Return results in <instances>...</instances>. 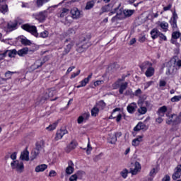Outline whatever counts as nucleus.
<instances>
[{"label":"nucleus","mask_w":181,"mask_h":181,"mask_svg":"<svg viewBox=\"0 0 181 181\" xmlns=\"http://www.w3.org/2000/svg\"><path fill=\"white\" fill-rule=\"evenodd\" d=\"M22 29H23L24 30H26L27 32H29L30 33H31V35H33V36H35V37H39V33H37V30L36 29V26L25 24L22 25Z\"/></svg>","instance_id":"1"},{"label":"nucleus","mask_w":181,"mask_h":181,"mask_svg":"<svg viewBox=\"0 0 181 181\" xmlns=\"http://www.w3.org/2000/svg\"><path fill=\"white\" fill-rule=\"evenodd\" d=\"M11 166L12 169H15L19 173H22L23 172V169L25 167L23 166V163L19 160H13L11 163Z\"/></svg>","instance_id":"2"},{"label":"nucleus","mask_w":181,"mask_h":181,"mask_svg":"<svg viewBox=\"0 0 181 181\" xmlns=\"http://www.w3.org/2000/svg\"><path fill=\"white\" fill-rule=\"evenodd\" d=\"M175 66H176V60L175 59H172L167 63V65H166L167 76H169V74H172L173 73H175Z\"/></svg>","instance_id":"3"},{"label":"nucleus","mask_w":181,"mask_h":181,"mask_svg":"<svg viewBox=\"0 0 181 181\" xmlns=\"http://www.w3.org/2000/svg\"><path fill=\"white\" fill-rule=\"evenodd\" d=\"M87 49H88V45H87V41H86V40L76 44V50L78 53H83V52H86Z\"/></svg>","instance_id":"4"},{"label":"nucleus","mask_w":181,"mask_h":181,"mask_svg":"<svg viewBox=\"0 0 181 181\" xmlns=\"http://www.w3.org/2000/svg\"><path fill=\"white\" fill-rule=\"evenodd\" d=\"M72 19H80L83 16V13L78 8L74 7L71 9Z\"/></svg>","instance_id":"5"},{"label":"nucleus","mask_w":181,"mask_h":181,"mask_svg":"<svg viewBox=\"0 0 181 181\" xmlns=\"http://www.w3.org/2000/svg\"><path fill=\"white\" fill-rule=\"evenodd\" d=\"M119 110L120 109L118 107L115 108L110 118H116L117 122H119V121H121V118H122V115L119 113Z\"/></svg>","instance_id":"6"},{"label":"nucleus","mask_w":181,"mask_h":181,"mask_svg":"<svg viewBox=\"0 0 181 181\" xmlns=\"http://www.w3.org/2000/svg\"><path fill=\"white\" fill-rule=\"evenodd\" d=\"M116 12H117L116 16H115L112 18V22H115V21H117V19H124V18H125L124 9H122V8L117 9Z\"/></svg>","instance_id":"7"},{"label":"nucleus","mask_w":181,"mask_h":181,"mask_svg":"<svg viewBox=\"0 0 181 181\" xmlns=\"http://www.w3.org/2000/svg\"><path fill=\"white\" fill-rule=\"evenodd\" d=\"M141 164L139 162L134 163L132 168H131V173L132 175H136L138 172H141Z\"/></svg>","instance_id":"8"},{"label":"nucleus","mask_w":181,"mask_h":181,"mask_svg":"<svg viewBox=\"0 0 181 181\" xmlns=\"http://www.w3.org/2000/svg\"><path fill=\"white\" fill-rule=\"evenodd\" d=\"M68 132L66 129L58 130L56 133L54 141H60V139H62V138H63V136H64Z\"/></svg>","instance_id":"9"},{"label":"nucleus","mask_w":181,"mask_h":181,"mask_svg":"<svg viewBox=\"0 0 181 181\" xmlns=\"http://www.w3.org/2000/svg\"><path fill=\"white\" fill-rule=\"evenodd\" d=\"M144 141V136H138L136 138L132 141V146L136 148V146H139L141 142Z\"/></svg>","instance_id":"10"},{"label":"nucleus","mask_w":181,"mask_h":181,"mask_svg":"<svg viewBox=\"0 0 181 181\" xmlns=\"http://www.w3.org/2000/svg\"><path fill=\"white\" fill-rule=\"evenodd\" d=\"M181 176V165H177L175 169V173L173 174V180H177Z\"/></svg>","instance_id":"11"},{"label":"nucleus","mask_w":181,"mask_h":181,"mask_svg":"<svg viewBox=\"0 0 181 181\" xmlns=\"http://www.w3.org/2000/svg\"><path fill=\"white\" fill-rule=\"evenodd\" d=\"M65 42H70V43L66 46L63 54L69 53L70 50H71V47L74 46V41H70V39H66Z\"/></svg>","instance_id":"12"},{"label":"nucleus","mask_w":181,"mask_h":181,"mask_svg":"<svg viewBox=\"0 0 181 181\" xmlns=\"http://www.w3.org/2000/svg\"><path fill=\"white\" fill-rule=\"evenodd\" d=\"M69 166L66 168V175H71L73 172H74V163H73V161H69Z\"/></svg>","instance_id":"13"},{"label":"nucleus","mask_w":181,"mask_h":181,"mask_svg":"<svg viewBox=\"0 0 181 181\" xmlns=\"http://www.w3.org/2000/svg\"><path fill=\"white\" fill-rule=\"evenodd\" d=\"M136 108H137L136 103H132L127 106V110L128 112H129V114H134Z\"/></svg>","instance_id":"14"},{"label":"nucleus","mask_w":181,"mask_h":181,"mask_svg":"<svg viewBox=\"0 0 181 181\" xmlns=\"http://www.w3.org/2000/svg\"><path fill=\"white\" fill-rule=\"evenodd\" d=\"M35 19L39 22H43L46 19V11L40 12L35 16Z\"/></svg>","instance_id":"15"},{"label":"nucleus","mask_w":181,"mask_h":181,"mask_svg":"<svg viewBox=\"0 0 181 181\" xmlns=\"http://www.w3.org/2000/svg\"><path fill=\"white\" fill-rule=\"evenodd\" d=\"M47 169V165L46 164H41L35 167V172L39 173L40 172H45Z\"/></svg>","instance_id":"16"},{"label":"nucleus","mask_w":181,"mask_h":181,"mask_svg":"<svg viewBox=\"0 0 181 181\" xmlns=\"http://www.w3.org/2000/svg\"><path fill=\"white\" fill-rule=\"evenodd\" d=\"M21 160H26V162H28L29 160V151H24L21 154Z\"/></svg>","instance_id":"17"},{"label":"nucleus","mask_w":181,"mask_h":181,"mask_svg":"<svg viewBox=\"0 0 181 181\" xmlns=\"http://www.w3.org/2000/svg\"><path fill=\"white\" fill-rule=\"evenodd\" d=\"M21 43L24 45V46H35V44L26 37L21 38Z\"/></svg>","instance_id":"18"},{"label":"nucleus","mask_w":181,"mask_h":181,"mask_svg":"<svg viewBox=\"0 0 181 181\" xmlns=\"http://www.w3.org/2000/svg\"><path fill=\"white\" fill-rule=\"evenodd\" d=\"M155 74V69L153 67H149L145 72V76L146 77H152Z\"/></svg>","instance_id":"19"},{"label":"nucleus","mask_w":181,"mask_h":181,"mask_svg":"<svg viewBox=\"0 0 181 181\" xmlns=\"http://www.w3.org/2000/svg\"><path fill=\"white\" fill-rule=\"evenodd\" d=\"M16 71H7L5 74H4V80H6V81H8V80H11V78H12V75L13 74H16Z\"/></svg>","instance_id":"20"},{"label":"nucleus","mask_w":181,"mask_h":181,"mask_svg":"<svg viewBox=\"0 0 181 181\" xmlns=\"http://www.w3.org/2000/svg\"><path fill=\"white\" fill-rule=\"evenodd\" d=\"M93 77V74H90L88 75V76L86 78H84L83 81L80 82L81 86L86 87L87 84H88V81H90V79Z\"/></svg>","instance_id":"21"},{"label":"nucleus","mask_w":181,"mask_h":181,"mask_svg":"<svg viewBox=\"0 0 181 181\" xmlns=\"http://www.w3.org/2000/svg\"><path fill=\"white\" fill-rule=\"evenodd\" d=\"M168 111L166 106H162L158 110V115L159 117H165V112Z\"/></svg>","instance_id":"22"},{"label":"nucleus","mask_w":181,"mask_h":181,"mask_svg":"<svg viewBox=\"0 0 181 181\" xmlns=\"http://www.w3.org/2000/svg\"><path fill=\"white\" fill-rule=\"evenodd\" d=\"M160 33V32H159V30H158L156 28H154L151 31V36L152 39H158V37H159Z\"/></svg>","instance_id":"23"},{"label":"nucleus","mask_w":181,"mask_h":181,"mask_svg":"<svg viewBox=\"0 0 181 181\" xmlns=\"http://www.w3.org/2000/svg\"><path fill=\"white\" fill-rule=\"evenodd\" d=\"M101 11L102 12L100 13V15L101 13H104L105 12H110V11H112V5L108 4V5L104 6L102 7Z\"/></svg>","instance_id":"24"},{"label":"nucleus","mask_w":181,"mask_h":181,"mask_svg":"<svg viewBox=\"0 0 181 181\" xmlns=\"http://www.w3.org/2000/svg\"><path fill=\"white\" fill-rule=\"evenodd\" d=\"M39 153H40V152L37 149L34 148L31 153L30 160H35Z\"/></svg>","instance_id":"25"},{"label":"nucleus","mask_w":181,"mask_h":181,"mask_svg":"<svg viewBox=\"0 0 181 181\" xmlns=\"http://www.w3.org/2000/svg\"><path fill=\"white\" fill-rule=\"evenodd\" d=\"M149 67H152V63L146 61L141 66L140 68L141 70H145L146 69H149Z\"/></svg>","instance_id":"26"},{"label":"nucleus","mask_w":181,"mask_h":181,"mask_svg":"<svg viewBox=\"0 0 181 181\" xmlns=\"http://www.w3.org/2000/svg\"><path fill=\"white\" fill-rule=\"evenodd\" d=\"M29 52V48L24 47L17 52V54L18 56H25V54H28V52Z\"/></svg>","instance_id":"27"},{"label":"nucleus","mask_w":181,"mask_h":181,"mask_svg":"<svg viewBox=\"0 0 181 181\" xmlns=\"http://www.w3.org/2000/svg\"><path fill=\"white\" fill-rule=\"evenodd\" d=\"M159 26L163 29V32H166L169 28V24L165 21L160 23Z\"/></svg>","instance_id":"28"},{"label":"nucleus","mask_w":181,"mask_h":181,"mask_svg":"<svg viewBox=\"0 0 181 181\" xmlns=\"http://www.w3.org/2000/svg\"><path fill=\"white\" fill-rule=\"evenodd\" d=\"M5 53L6 54L8 55V57H15L18 52H16V49H12V50H6Z\"/></svg>","instance_id":"29"},{"label":"nucleus","mask_w":181,"mask_h":181,"mask_svg":"<svg viewBox=\"0 0 181 181\" xmlns=\"http://www.w3.org/2000/svg\"><path fill=\"white\" fill-rule=\"evenodd\" d=\"M109 142L112 145H115V144H117V136L114 134H110L109 137Z\"/></svg>","instance_id":"30"},{"label":"nucleus","mask_w":181,"mask_h":181,"mask_svg":"<svg viewBox=\"0 0 181 181\" xmlns=\"http://www.w3.org/2000/svg\"><path fill=\"white\" fill-rule=\"evenodd\" d=\"M141 129H145V124L142 122H139L137 125L134 128V131H141Z\"/></svg>","instance_id":"31"},{"label":"nucleus","mask_w":181,"mask_h":181,"mask_svg":"<svg viewBox=\"0 0 181 181\" xmlns=\"http://www.w3.org/2000/svg\"><path fill=\"white\" fill-rule=\"evenodd\" d=\"M100 112V109L95 106L91 110V115L92 117H97L98 115V113Z\"/></svg>","instance_id":"32"},{"label":"nucleus","mask_w":181,"mask_h":181,"mask_svg":"<svg viewBox=\"0 0 181 181\" xmlns=\"http://www.w3.org/2000/svg\"><path fill=\"white\" fill-rule=\"evenodd\" d=\"M69 15V9L63 8L62 11L59 13V18H64V16H67Z\"/></svg>","instance_id":"33"},{"label":"nucleus","mask_w":181,"mask_h":181,"mask_svg":"<svg viewBox=\"0 0 181 181\" xmlns=\"http://www.w3.org/2000/svg\"><path fill=\"white\" fill-rule=\"evenodd\" d=\"M180 35H181L180 33L177 31L173 32L172 34V40H171L172 43H175V41L173 40L179 39V37H180Z\"/></svg>","instance_id":"34"},{"label":"nucleus","mask_w":181,"mask_h":181,"mask_svg":"<svg viewBox=\"0 0 181 181\" xmlns=\"http://www.w3.org/2000/svg\"><path fill=\"white\" fill-rule=\"evenodd\" d=\"M94 5H95V3L93 1H88L86 3L85 9H86V11H90V9H93V8H94Z\"/></svg>","instance_id":"35"},{"label":"nucleus","mask_w":181,"mask_h":181,"mask_svg":"<svg viewBox=\"0 0 181 181\" xmlns=\"http://www.w3.org/2000/svg\"><path fill=\"white\" fill-rule=\"evenodd\" d=\"M105 103L103 102V100L99 101L98 103H96V107H98L99 110H104L105 108Z\"/></svg>","instance_id":"36"},{"label":"nucleus","mask_w":181,"mask_h":181,"mask_svg":"<svg viewBox=\"0 0 181 181\" xmlns=\"http://www.w3.org/2000/svg\"><path fill=\"white\" fill-rule=\"evenodd\" d=\"M127 87H128V83L126 82V83H122L119 90V93L123 94L124 91H125V90H127Z\"/></svg>","instance_id":"37"},{"label":"nucleus","mask_w":181,"mask_h":181,"mask_svg":"<svg viewBox=\"0 0 181 181\" xmlns=\"http://www.w3.org/2000/svg\"><path fill=\"white\" fill-rule=\"evenodd\" d=\"M147 112L148 109L145 106H141L140 108L138 109V112L139 114H141V115L146 114Z\"/></svg>","instance_id":"38"},{"label":"nucleus","mask_w":181,"mask_h":181,"mask_svg":"<svg viewBox=\"0 0 181 181\" xmlns=\"http://www.w3.org/2000/svg\"><path fill=\"white\" fill-rule=\"evenodd\" d=\"M7 28L10 31L15 30V29H16V23L10 22L8 23Z\"/></svg>","instance_id":"39"},{"label":"nucleus","mask_w":181,"mask_h":181,"mask_svg":"<svg viewBox=\"0 0 181 181\" xmlns=\"http://www.w3.org/2000/svg\"><path fill=\"white\" fill-rule=\"evenodd\" d=\"M135 12L134 10H124V18H128L131 16L132 15H134V13Z\"/></svg>","instance_id":"40"},{"label":"nucleus","mask_w":181,"mask_h":181,"mask_svg":"<svg viewBox=\"0 0 181 181\" xmlns=\"http://www.w3.org/2000/svg\"><path fill=\"white\" fill-rule=\"evenodd\" d=\"M57 127V122L50 124L49 127H46L47 131H54Z\"/></svg>","instance_id":"41"},{"label":"nucleus","mask_w":181,"mask_h":181,"mask_svg":"<svg viewBox=\"0 0 181 181\" xmlns=\"http://www.w3.org/2000/svg\"><path fill=\"white\" fill-rule=\"evenodd\" d=\"M40 37L42 39H46V37H49V31L44 30L40 33Z\"/></svg>","instance_id":"42"},{"label":"nucleus","mask_w":181,"mask_h":181,"mask_svg":"<svg viewBox=\"0 0 181 181\" xmlns=\"http://www.w3.org/2000/svg\"><path fill=\"white\" fill-rule=\"evenodd\" d=\"M181 100V95H175L170 99L171 103H178Z\"/></svg>","instance_id":"43"},{"label":"nucleus","mask_w":181,"mask_h":181,"mask_svg":"<svg viewBox=\"0 0 181 181\" xmlns=\"http://www.w3.org/2000/svg\"><path fill=\"white\" fill-rule=\"evenodd\" d=\"M158 172H159V170L158 169V168H153L151 171H150V176L151 177H154L155 175H156V173H158Z\"/></svg>","instance_id":"44"},{"label":"nucleus","mask_w":181,"mask_h":181,"mask_svg":"<svg viewBox=\"0 0 181 181\" xmlns=\"http://www.w3.org/2000/svg\"><path fill=\"white\" fill-rule=\"evenodd\" d=\"M49 2V0H37V6L40 8V6H43L44 4Z\"/></svg>","instance_id":"45"},{"label":"nucleus","mask_w":181,"mask_h":181,"mask_svg":"<svg viewBox=\"0 0 181 181\" xmlns=\"http://www.w3.org/2000/svg\"><path fill=\"white\" fill-rule=\"evenodd\" d=\"M120 175L122 177H123L124 179H127V177H128V170L127 169L122 170L120 172Z\"/></svg>","instance_id":"46"},{"label":"nucleus","mask_w":181,"mask_h":181,"mask_svg":"<svg viewBox=\"0 0 181 181\" xmlns=\"http://www.w3.org/2000/svg\"><path fill=\"white\" fill-rule=\"evenodd\" d=\"M34 66L35 69H39V67H42V66H43V62L40 60H37L34 64Z\"/></svg>","instance_id":"47"},{"label":"nucleus","mask_w":181,"mask_h":181,"mask_svg":"<svg viewBox=\"0 0 181 181\" xmlns=\"http://www.w3.org/2000/svg\"><path fill=\"white\" fill-rule=\"evenodd\" d=\"M43 148V142L37 143L35 149H37L38 152H40Z\"/></svg>","instance_id":"48"},{"label":"nucleus","mask_w":181,"mask_h":181,"mask_svg":"<svg viewBox=\"0 0 181 181\" xmlns=\"http://www.w3.org/2000/svg\"><path fill=\"white\" fill-rule=\"evenodd\" d=\"M91 151H93V148L91 147V145H90V141H88L86 148L87 155H90V153H91Z\"/></svg>","instance_id":"49"},{"label":"nucleus","mask_w":181,"mask_h":181,"mask_svg":"<svg viewBox=\"0 0 181 181\" xmlns=\"http://www.w3.org/2000/svg\"><path fill=\"white\" fill-rule=\"evenodd\" d=\"M1 11L2 13H6L8 12V6L6 4L1 6Z\"/></svg>","instance_id":"50"},{"label":"nucleus","mask_w":181,"mask_h":181,"mask_svg":"<svg viewBox=\"0 0 181 181\" xmlns=\"http://www.w3.org/2000/svg\"><path fill=\"white\" fill-rule=\"evenodd\" d=\"M76 146H77L76 142L71 141L70 144L68 146V148H69V149L71 150L76 148Z\"/></svg>","instance_id":"51"},{"label":"nucleus","mask_w":181,"mask_h":181,"mask_svg":"<svg viewBox=\"0 0 181 181\" xmlns=\"http://www.w3.org/2000/svg\"><path fill=\"white\" fill-rule=\"evenodd\" d=\"M152 84H153V81H150L146 82V83H144L145 90H146V88H148V87H151V86H152Z\"/></svg>","instance_id":"52"},{"label":"nucleus","mask_w":181,"mask_h":181,"mask_svg":"<svg viewBox=\"0 0 181 181\" xmlns=\"http://www.w3.org/2000/svg\"><path fill=\"white\" fill-rule=\"evenodd\" d=\"M77 179H78V177L76 174H74L69 177V181H77Z\"/></svg>","instance_id":"53"},{"label":"nucleus","mask_w":181,"mask_h":181,"mask_svg":"<svg viewBox=\"0 0 181 181\" xmlns=\"http://www.w3.org/2000/svg\"><path fill=\"white\" fill-rule=\"evenodd\" d=\"M76 33V30L73 28H70L68 30L67 33H66V35H68L69 36H70V35H73Z\"/></svg>","instance_id":"54"},{"label":"nucleus","mask_w":181,"mask_h":181,"mask_svg":"<svg viewBox=\"0 0 181 181\" xmlns=\"http://www.w3.org/2000/svg\"><path fill=\"white\" fill-rule=\"evenodd\" d=\"M158 37H160V40H164V41L167 40L166 36L163 35V33H160V34L158 35Z\"/></svg>","instance_id":"55"},{"label":"nucleus","mask_w":181,"mask_h":181,"mask_svg":"<svg viewBox=\"0 0 181 181\" xmlns=\"http://www.w3.org/2000/svg\"><path fill=\"white\" fill-rule=\"evenodd\" d=\"M104 83V81H96L94 82L95 87H97L98 86H101V84Z\"/></svg>","instance_id":"56"},{"label":"nucleus","mask_w":181,"mask_h":181,"mask_svg":"<svg viewBox=\"0 0 181 181\" xmlns=\"http://www.w3.org/2000/svg\"><path fill=\"white\" fill-rule=\"evenodd\" d=\"M177 21H171V25L173 29H176L177 28Z\"/></svg>","instance_id":"57"},{"label":"nucleus","mask_w":181,"mask_h":181,"mask_svg":"<svg viewBox=\"0 0 181 181\" xmlns=\"http://www.w3.org/2000/svg\"><path fill=\"white\" fill-rule=\"evenodd\" d=\"M173 20L172 21H174L175 22H177V13H176V11H174L173 13Z\"/></svg>","instance_id":"58"},{"label":"nucleus","mask_w":181,"mask_h":181,"mask_svg":"<svg viewBox=\"0 0 181 181\" xmlns=\"http://www.w3.org/2000/svg\"><path fill=\"white\" fill-rule=\"evenodd\" d=\"M82 117H83V119L85 121H87V119L90 117V113H85L82 115Z\"/></svg>","instance_id":"59"},{"label":"nucleus","mask_w":181,"mask_h":181,"mask_svg":"<svg viewBox=\"0 0 181 181\" xmlns=\"http://www.w3.org/2000/svg\"><path fill=\"white\" fill-rule=\"evenodd\" d=\"M83 121H85V120H84V117L83 116H80L78 118V124H83Z\"/></svg>","instance_id":"60"},{"label":"nucleus","mask_w":181,"mask_h":181,"mask_svg":"<svg viewBox=\"0 0 181 181\" xmlns=\"http://www.w3.org/2000/svg\"><path fill=\"white\" fill-rule=\"evenodd\" d=\"M78 74H80V70H78L76 73H74L71 76V78H76V77H77V76H78Z\"/></svg>","instance_id":"61"},{"label":"nucleus","mask_w":181,"mask_h":181,"mask_svg":"<svg viewBox=\"0 0 181 181\" xmlns=\"http://www.w3.org/2000/svg\"><path fill=\"white\" fill-rule=\"evenodd\" d=\"M172 8V4H168L167 6L163 7V11L166 12V11H170Z\"/></svg>","instance_id":"62"},{"label":"nucleus","mask_w":181,"mask_h":181,"mask_svg":"<svg viewBox=\"0 0 181 181\" xmlns=\"http://www.w3.org/2000/svg\"><path fill=\"white\" fill-rule=\"evenodd\" d=\"M16 152H14L11 155V159H12V160H16Z\"/></svg>","instance_id":"63"},{"label":"nucleus","mask_w":181,"mask_h":181,"mask_svg":"<svg viewBox=\"0 0 181 181\" xmlns=\"http://www.w3.org/2000/svg\"><path fill=\"white\" fill-rule=\"evenodd\" d=\"M162 181H170V177L169 175H165L163 178Z\"/></svg>","instance_id":"64"}]
</instances>
